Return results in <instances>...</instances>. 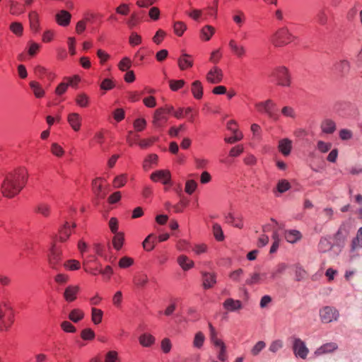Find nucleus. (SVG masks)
<instances>
[{
    "mask_svg": "<svg viewBox=\"0 0 362 362\" xmlns=\"http://www.w3.org/2000/svg\"><path fill=\"white\" fill-rule=\"evenodd\" d=\"M28 173L23 168L18 169L6 174L1 185V192L4 197L13 198L25 187Z\"/></svg>",
    "mask_w": 362,
    "mask_h": 362,
    "instance_id": "1",
    "label": "nucleus"
},
{
    "mask_svg": "<svg viewBox=\"0 0 362 362\" xmlns=\"http://www.w3.org/2000/svg\"><path fill=\"white\" fill-rule=\"evenodd\" d=\"M11 310V307L8 301H0V330H7L13 324V319L11 314H7V312Z\"/></svg>",
    "mask_w": 362,
    "mask_h": 362,
    "instance_id": "2",
    "label": "nucleus"
},
{
    "mask_svg": "<svg viewBox=\"0 0 362 362\" xmlns=\"http://www.w3.org/2000/svg\"><path fill=\"white\" fill-rule=\"evenodd\" d=\"M271 76L274 78L279 86L288 87L291 85V76L288 69L285 66H279L274 69Z\"/></svg>",
    "mask_w": 362,
    "mask_h": 362,
    "instance_id": "3",
    "label": "nucleus"
},
{
    "mask_svg": "<svg viewBox=\"0 0 362 362\" xmlns=\"http://www.w3.org/2000/svg\"><path fill=\"white\" fill-rule=\"evenodd\" d=\"M255 107L258 111L266 113L269 118L275 121L279 119V115L275 110L276 104L272 100L257 103Z\"/></svg>",
    "mask_w": 362,
    "mask_h": 362,
    "instance_id": "4",
    "label": "nucleus"
},
{
    "mask_svg": "<svg viewBox=\"0 0 362 362\" xmlns=\"http://www.w3.org/2000/svg\"><path fill=\"white\" fill-rule=\"evenodd\" d=\"M339 317V311L334 307L325 306L320 310V317L323 323L337 321Z\"/></svg>",
    "mask_w": 362,
    "mask_h": 362,
    "instance_id": "5",
    "label": "nucleus"
},
{
    "mask_svg": "<svg viewBox=\"0 0 362 362\" xmlns=\"http://www.w3.org/2000/svg\"><path fill=\"white\" fill-rule=\"evenodd\" d=\"M293 38L286 28H282L275 33L273 41L276 46H281L289 43Z\"/></svg>",
    "mask_w": 362,
    "mask_h": 362,
    "instance_id": "6",
    "label": "nucleus"
},
{
    "mask_svg": "<svg viewBox=\"0 0 362 362\" xmlns=\"http://www.w3.org/2000/svg\"><path fill=\"white\" fill-rule=\"evenodd\" d=\"M293 351L296 357L305 359L309 353V349L305 343L300 338H294L293 341Z\"/></svg>",
    "mask_w": 362,
    "mask_h": 362,
    "instance_id": "7",
    "label": "nucleus"
},
{
    "mask_svg": "<svg viewBox=\"0 0 362 362\" xmlns=\"http://www.w3.org/2000/svg\"><path fill=\"white\" fill-rule=\"evenodd\" d=\"M47 260L49 267L55 270H57L59 267L62 264L61 251L56 247L54 244L49 251Z\"/></svg>",
    "mask_w": 362,
    "mask_h": 362,
    "instance_id": "8",
    "label": "nucleus"
},
{
    "mask_svg": "<svg viewBox=\"0 0 362 362\" xmlns=\"http://www.w3.org/2000/svg\"><path fill=\"white\" fill-rule=\"evenodd\" d=\"M151 179L154 182H160L163 185L171 184V175L169 170H156L151 175Z\"/></svg>",
    "mask_w": 362,
    "mask_h": 362,
    "instance_id": "9",
    "label": "nucleus"
},
{
    "mask_svg": "<svg viewBox=\"0 0 362 362\" xmlns=\"http://www.w3.org/2000/svg\"><path fill=\"white\" fill-rule=\"evenodd\" d=\"M223 79V71L218 66L211 68L206 74V80L212 84L221 83Z\"/></svg>",
    "mask_w": 362,
    "mask_h": 362,
    "instance_id": "10",
    "label": "nucleus"
},
{
    "mask_svg": "<svg viewBox=\"0 0 362 362\" xmlns=\"http://www.w3.org/2000/svg\"><path fill=\"white\" fill-rule=\"evenodd\" d=\"M165 110L163 108H158L155 111L153 119V124L156 127H163L168 121V117L165 115Z\"/></svg>",
    "mask_w": 362,
    "mask_h": 362,
    "instance_id": "11",
    "label": "nucleus"
},
{
    "mask_svg": "<svg viewBox=\"0 0 362 362\" xmlns=\"http://www.w3.org/2000/svg\"><path fill=\"white\" fill-rule=\"evenodd\" d=\"M80 291V288L77 285H69L68 286L63 293V296L66 301L73 302L77 298V294Z\"/></svg>",
    "mask_w": 362,
    "mask_h": 362,
    "instance_id": "12",
    "label": "nucleus"
},
{
    "mask_svg": "<svg viewBox=\"0 0 362 362\" xmlns=\"http://www.w3.org/2000/svg\"><path fill=\"white\" fill-rule=\"evenodd\" d=\"M228 46L233 54L238 58H243L246 54V48L234 40H230Z\"/></svg>",
    "mask_w": 362,
    "mask_h": 362,
    "instance_id": "13",
    "label": "nucleus"
},
{
    "mask_svg": "<svg viewBox=\"0 0 362 362\" xmlns=\"http://www.w3.org/2000/svg\"><path fill=\"white\" fill-rule=\"evenodd\" d=\"M267 274L259 273L257 272H252L249 274V276L245 280V284L248 286H254L256 284H262L266 278Z\"/></svg>",
    "mask_w": 362,
    "mask_h": 362,
    "instance_id": "14",
    "label": "nucleus"
},
{
    "mask_svg": "<svg viewBox=\"0 0 362 362\" xmlns=\"http://www.w3.org/2000/svg\"><path fill=\"white\" fill-rule=\"evenodd\" d=\"M337 349H338V346L336 343H334V342L326 343V344L322 345L321 346H320L319 348H317L315 351L314 354L316 356H319L322 354L332 353L334 351H336Z\"/></svg>",
    "mask_w": 362,
    "mask_h": 362,
    "instance_id": "15",
    "label": "nucleus"
},
{
    "mask_svg": "<svg viewBox=\"0 0 362 362\" xmlns=\"http://www.w3.org/2000/svg\"><path fill=\"white\" fill-rule=\"evenodd\" d=\"M320 129L323 133L332 134L335 132L337 129L336 123L332 119L325 118L322 121L320 124Z\"/></svg>",
    "mask_w": 362,
    "mask_h": 362,
    "instance_id": "16",
    "label": "nucleus"
},
{
    "mask_svg": "<svg viewBox=\"0 0 362 362\" xmlns=\"http://www.w3.org/2000/svg\"><path fill=\"white\" fill-rule=\"evenodd\" d=\"M81 117L79 114L73 112L68 115L67 121L74 131H79L81 126Z\"/></svg>",
    "mask_w": 362,
    "mask_h": 362,
    "instance_id": "17",
    "label": "nucleus"
},
{
    "mask_svg": "<svg viewBox=\"0 0 362 362\" xmlns=\"http://www.w3.org/2000/svg\"><path fill=\"white\" fill-rule=\"evenodd\" d=\"M223 308L229 312H235L242 309V303L239 300L227 298L223 303Z\"/></svg>",
    "mask_w": 362,
    "mask_h": 362,
    "instance_id": "18",
    "label": "nucleus"
},
{
    "mask_svg": "<svg viewBox=\"0 0 362 362\" xmlns=\"http://www.w3.org/2000/svg\"><path fill=\"white\" fill-rule=\"evenodd\" d=\"M303 235L298 230H287L284 233V238L287 242L294 244L301 240Z\"/></svg>",
    "mask_w": 362,
    "mask_h": 362,
    "instance_id": "19",
    "label": "nucleus"
},
{
    "mask_svg": "<svg viewBox=\"0 0 362 362\" xmlns=\"http://www.w3.org/2000/svg\"><path fill=\"white\" fill-rule=\"evenodd\" d=\"M203 286L205 289L213 287L216 283V277L214 273L202 272Z\"/></svg>",
    "mask_w": 362,
    "mask_h": 362,
    "instance_id": "20",
    "label": "nucleus"
},
{
    "mask_svg": "<svg viewBox=\"0 0 362 362\" xmlns=\"http://www.w3.org/2000/svg\"><path fill=\"white\" fill-rule=\"evenodd\" d=\"M71 15L65 10L60 11L56 15V21L59 25L62 26H67L69 25Z\"/></svg>",
    "mask_w": 362,
    "mask_h": 362,
    "instance_id": "21",
    "label": "nucleus"
},
{
    "mask_svg": "<svg viewBox=\"0 0 362 362\" xmlns=\"http://www.w3.org/2000/svg\"><path fill=\"white\" fill-rule=\"evenodd\" d=\"M178 66L181 70H185L193 66L192 56L188 54H182L178 59Z\"/></svg>",
    "mask_w": 362,
    "mask_h": 362,
    "instance_id": "22",
    "label": "nucleus"
},
{
    "mask_svg": "<svg viewBox=\"0 0 362 362\" xmlns=\"http://www.w3.org/2000/svg\"><path fill=\"white\" fill-rule=\"evenodd\" d=\"M279 150L284 156H288L292 148V141L288 139H283L279 142Z\"/></svg>",
    "mask_w": 362,
    "mask_h": 362,
    "instance_id": "23",
    "label": "nucleus"
},
{
    "mask_svg": "<svg viewBox=\"0 0 362 362\" xmlns=\"http://www.w3.org/2000/svg\"><path fill=\"white\" fill-rule=\"evenodd\" d=\"M30 25L31 29L37 32L40 29L39 16L36 11H31L28 14Z\"/></svg>",
    "mask_w": 362,
    "mask_h": 362,
    "instance_id": "24",
    "label": "nucleus"
},
{
    "mask_svg": "<svg viewBox=\"0 0 362 362\" xmlns=\"http://www.w3.org/2000/svg\"><path fill=\"white\" fill-rule=\"evenodd\" d=\"M177 263L185 271H187L194 267V262L186 255L179 256L177 257Z\"/></svg>",
    "mask_w": 362,
    "mask_h": 362,
    "instance_id": "25",
    "label": "nucleus"
},
{
    "mask_svg": "<svg viewBox=\"0 0 362 362\" xmlns=\"http://www.w3.org/2000/svg\"><path fill=\"white\" fill-rule=\"evenodd\" d=\"M139 341L142 346L150 347L155 343L156 339L153 335L144 333L139 337Z\"/></svg>",
    "mask_w": 362,
    "mask_h": 362,
    "instance_id": "26",
    "label": "nucleus"
},
{
    "mask_svg": "<svg viewBox=\"0 0 362 362\" xmlns=\"http://www.w3.org/2000/svg\"><path fill=\"white\" fill-rule=\"evenodd\" d=\"M335 71L341 75L347 74L350 69L349 62L347 60L343 59L337 62L334 65Z\"/></svg>",
    "mask_w": 362,
    "mask_h": 362,
    "instance_id": "27",
    "label": "nucleus"
},
{
    "mask_svg": "<svg viewBox=\"0 0 362 362\" xmlns=\"http://www.w3.org/2000/svg\"><path fill=\"white\" fill-rule=\"evenodd\" d=\"M133 281L138 288H144L148 282V278L146 274L140 273L134 276Z\"/></svg>",
    "mask_w": 362,
    "mask_h": 362,
    "instance_id": "28",
    "label": "nucleus"
},
{
    "mask_svg": "<svg viewBox=\"0 0 362 362\" xmlns=\"http://www.w3.org/2000/svg\"><path fill=\"white\" fill-rule=\"evenodd\" d=\"M192 93L196 99H201L203 95V86L199 81H195L192 84Z\"/></svg>",
    "mask_w": 362,
    "mask_h": 362,
    "instance_id": "29",
    "label": "nucleus"
},
{
    "mask_svg": "<svg viewBox=\"0 0 362 362\" xmlns=\"http://www.w3.org/2000/svg\"><path fill=\"white\" fill-rule=\"evenodd\" d=\"M320 252L325 253L332 248V244L327 238H321L317 246Z\"/></svg>",
    "mask_w": 362,
    "mask_h": 362,
    "instance_id": "30",
    "label": "nucleus"
},
{
    "mask_svg": "<svg viewBox=\"0 0 362 362\" xmlns=\"http://www.w3.org/2000/svg\"><path fill=\"white\" fill-rule=\"evenodd\" d=\"M71 235V229L69 223L66 222L59 230V239L61 242L66 241Z\"/></svg>",
    "mask_w": 362,
    "mask_h": 362,
    "instance_id": "31",
    "label": "nucleus"
},
{
    "mask_svg": "<svg viewBox=\"0 0 362 362\" xmlns=\"http://www.w3.org/2000/svg\"><path fill=\"white\" fill-rule=\"evenodd\" d=\"M75 100L79 107H86L89 105L90 98L85 93H81L76 95Z\"/></svg>",
    "mask_w": 362,
    "mask_h": 362,
    "instance_id": "32",
    "label": "nucleus"
},
{
    "mask_svg": "<svg viewBox=\"0 0 362 362\" xmlns=\"http://www.w3.org/2000/svg\"><path fill=\"white\" fill-rule=\"evenodd\" d=\"M214 33L215 29L214 27L211 25H205L201 30V37L203 40L208 41L211 39Z\"/></svg>",
    "mask_w": 362,
    "mask_h": 362,
    "instance_id": "33",
    "label": "nucleus"
},
{
    "mask_svg": "<svg viewBox=\"0 0 362 362\" xmlns=\"http://www.w3.org/2000/svg\"><path fill=\"white\" fill-rule=\"evenodd\" d=\"M30 86L36 98H40L45 95V90L42 89L39 83L36 81H30Z\"/></svg>",
    "mask_w": 362,
    "mask_h": 362,
    "instance_id": "34",
    "label": "nucleus"
},
{
    "mask_svg": "<svg viewBox=\"0 0 362 362\" xmlns=\"http://www.w3.org/2000/svg\"><path fill=\"white\" fill-rule=\"evenodd\" d=\"M84 317V313L80 309L72 310L69 315V318L73 322H78Z\"/></svg>",
    "mask_w": 362,
    "mask_h": 362,
    "instance_id": "35",
    "label": "nucleus"
},
{
    "mask_svg": "<svg viewBox=\"0 0 362 362\" xmlns=\"http://www.w3.org/2000/svg\"><path fill=\"white\" fill-rule=\"evenodd\" d=\"M124 241V238L122 233H115L112 239V245L114 248L117 250H119L123 245Z\"/></svg>",
    "mask_w": 362,
    "mask_h": 362,
    "instance_id": "36",
    "label": "nucleus"
},
{
    "mask_svg": "<svg viewBox=\"0 0 362 362\" xmlns=\"http://www.w3.org/2000/svg\"><path fill=\"white\" fill-rule=\"evenodd\" d=\"M156 238V237L153 234H150L144 240L143 247L146 251H151L154 248V241Z\"/></svg>",
    "mask_w": 362,
    "mask_h": 362,
    "instance_id": "37",
    "label": "nucleus"
},
{
    "mask_svg": "<svg viewBox=\"0 0 362 362\" xmlns=\"http://www.w3.org/2000/svg\"><path fill=\"white\" fill-rule=\"evenodd\" d=\"M50 206L45 203H40L37 205L35 211L42 214L45 217L49 216L50 214Z\"/></svg>",
    "mask_w": 362,
    "mask_h": 362,
    "instance_id": "38",
    "label": "nucleus"
},
{
    "mask_svg": "<svg viewBox=\"0 0 362 362\" xmlns=\"http://www.w3.org/2000/svg\"><path fill=\"white\" fill-rule=\"evenodd\" d=\"M351 248L353 250L362 248V227L358 230L356 237L352 240Z\"/></svg>",
    "mask_w": 362,
    "mask_h": 362,
    "instance_id": "39",
    "label": "nucleus"
},
{
    "mask_svg": "<svg viewBox=\"0 0 362 362\" xmlns=\"http://www.w3.org/2000/svg\"><path fill=\"white\" fill-rule=\"evenodd\" d=\"M287 266L285 263L278 264L271 272V278L275 279L284 272L286 269Z\"/></svg>",
    "mask_w": 362,
    "mask_h": 362,
    "instance_id": "40",
    "label": "nucleus"
},
{
    "mask_svg": "<svg viewBox=\"0 0 362 362\" xmlns=\"http://www.w3.org/2000/svg\"><path fill=\"white\" fill-rule=\"evenodd\" d=\"M103 313L101 310L93 308L91 310L92 321L95 325H98L101 322Z\"/></svg>",
    "mask_w": 362,
    "mask_h": 362,
    "instance_id": "41",
    "label": "nucleus"
},
{
    "mask_svg": "<svg viewBox=\"0 0 362 362\" xmlns=\"http://www.w3.org/2000/svg\"><path fill=\"white\" fill-rule=\"evenodd\" d=\"M204 334L202 332H197L193 340L194 347L201 349L204 344Z\"/></svg>",
    "mask_w": 362,
    "mask_h": 362,
    "instance_id": "42",
    "label": "nucleus"
},
{
    "mask_svg": "<svg viewBox=\"0 0 362 362\" xmlns=\"http://www.w3.org/2000/svg\"><path fill=\"white\" fill-rule=\"evenodd\" d=\"M334 216V211L332 208H325L320 214V217L325 221H329L332 219Z\"/></svg>",
    "mask_w": 362,
    "mask_h": 362,
    "instance_id": "43",
    "label": "nucleus"
},
{
    "mask_svg": "<svg viewBox=\"0 0 362 362\" xmlns=\"http://www.w3.org/2000/svg\"><path fill=\"white\" fill-rule=\"evenodd\" d=\"M8 3L10 6V12L12 15L18 16L24 12L23 10L20 9L18 2L13 0H10Z\"/></svg>",
    "mask_w": 362,
    "mask_h": 362,
    "instance_id": "44",
    "label": "nucleus"
},
{
    "mask_svg": "<svg viewBox=\"0 0 362 362\" xmlns=\"http://www.w3.org/2000/svg\"><path fill=\"white\" fill-rule=\"evenodd\" d=\"M173 29L177 36H182L187 29V25L182 21H177L173 25Z\"/></svg>",
    "mask_w": 362,
    "mask_h": 362,
    "instance_id": "45",
    "label": "nucleus"
},
{
    "mask_svg": "<svg viewBox=\"0 0 362 362\" xmlns=\"http://www.w3.org/2000/svg\"><path fill=\"white\" fill-rule=\"evenodd\" d=\"M213 234L218 241H222L224 239L223 233L221 226L218 223L213 225Z\"/></svg>",
    "mask_w": 362,
    "mask_h": 362,
    "instance_id": "46",
    "label": "nucleus"
},
{
    "mask_svg": "<svg viewBox=\"0 0 362 362\" xmlns=\"http://www.w3.org/2000/svg\"><path fill=\"white\" fill-rule=\"evenodd\" d=\"M133 264L134 259L127 256L122 257L118 262L119 267L122 269L128 268L131 267Z\"/></svg>",
    "mask_w": 362,
    "mask_h": 362,
    "instance_id": "47",
    "label": "nucleus"
},
{
    "mask_svg": "<svg viewBox=\"0 0 362 362\" xmlns=\"http://www.w3.org/2000/svg\"><path fill=\"white\" fill-rule=\"evenodd\" d=\"M132 66V61L128 57H124L119 63L118 67L122 71H127Z\"/></svg>",
    "mask_w": 362,
    "mask_h": 362,
    "instance_id": "48",
    "label": "nucleus"
},
{
    "mask_svg": "<svg viewBox=\"0 0 362 362\" xmlns=\"http://www.w3.org/2000/svg\"><path fill=\"white\" fill-rule=\"evenodd\" d=\"M266 346V344L263 341H259L251 349V354L253 356H257L262 349Z\"/></svg>",
    "mask_w": 362,
    "mask_h": 362,
    "instance_id": "49",
    "label": "nucleus"
},
{
    "mask_svg": "<svg viewBox=\"0 0 362 362\" xmlns=\"http://www.w3.org/2000/svg\"><path fill=\"white\" fill-rule=\"evenodd\" d=\"M328 16L325 10H320L316 15V21L320 25H325L327 22Z\"/></svg>",
    "mask_w": 362,
    "mask_h": 362,
    "instance_id": "50",
    "label": "nucleus"
},
{
    "mask_svg": "<svg viewBox=\"0 0 362 362\" xmlns=\"http://www.w3.org/2000/svg\"><path fill=\"white\" fill-rule=\"evenodd\" d=\"M126 182H127L126 175H120L114 179L113 186L115 188H120L125 185Z\"/></svg>",
    "mask_w": 362,
    "mask_h": 362,
    "instance_id": "51",
    "label": "nucleus"
},
{
    "mask_svg": "<svg viewBox=\"0 0 362 362\" xmlns=\"http://www.w3.org/2000/svg\"><path fill=\"white\" fill-rule=\"evenodd\" d=\"M10 30L16 35H21L23 34V25L18 22L12 23L10 25Z\"/></svg>",
    "mask_w": 362,
    "mask_h": 362,
    "instance_id": "52",
    "label": "nucleus"
},
{
    "mask_svg": "<svg viewBox=\"0 0 362 362\" xmlns=\"http://www.w3.org/2000/svg\"><path fill=\"white\" fill-rule=\"evenodd\" d=\"M185 82L184 80H170L169 86L172 90L177 91L185 85Z\"/></svg>",
    "mask_w": 362,
    "mask_h": 362,
    "instance_id": "53",
    "label": "nucleus"
},
{
    "mask_svg": "<svg viewBox=\"0 0 362 362\" xmlns=\"http://www.w3.org/2000/svg\"><path fill=\"white\" fill-rule=\"evenodd\" d=\"M133 125L136 131L141 132L146 128V121L144 118H139L134 120Z\"/></svg>",
    "mask_w": 362,
    "mask_h": 362,
    "instance_id": "54",
    "label": "nucleus"
},
{
    "mask_svg": "<svg viewBox=\"0 0 362 362\" xmlns=\"http://www.w3.org/2000/svg\"><path fill=\"white\" fill-rule=\"evenodd\" d=\"M197 187V182L193 180H190L186 182L185 190L187 194H191L195 191Z\"/></svg>",
    "mask_w": 362,
    "mask_h": 362,
    "instance_id": "55",
    "label": "nucleus"
},
{
    "mask_svg": "<svg viewBox=\"0 0 362 362\" xmlns=\"http://www.w3.org/2000/svg\"><path fill=\"white\" fill-rule=\"evenodd\" d=\"M291 187L290 183L286 180H280L277 184V190L280 193H284Z\"/></svg>",
    "mask_w": 362,
    "mask_h": 362,
    "instance_id": "56",
    "label": "nucleus"
},
{
    "mask_svg": "<svg viewBox=\"0 0 362 362\" xmlns=\"http://www.w3.org/2000/svg\"><path fill=\"white\" fill-rule=\"evenodd\" d=\"M283 347V341L280 339L273 341L269 348V350L272 353H276Z\"/></svg>",
    "mask_w": 362,
    "mask_h": 362,
    "instance_id": "57",
    "label": "nucleus"
},
{
    "mask_svg": "<svg viewBox=\"0 0 362 362\" xmlns=\"http://www.w3.org/2000/svg\"><path fill=\"white\" fill-rule=\"evenodd\" d=\"M100 87L102 90H110L115 87V83L112 80L109 78H105L102 81V83L100 85Z\"/></svg>",
    "mask_w": 362,
    "mask_h": 362,
    "instance_id": "58",
    "label": "nucleus"
},
{
    "mask_svg": "<svg viewBox=\"0 0 362 362\" xmlns=\"http://www.w3.org/2000/svg\"><path fill=\"white\" fill-rule=\"evenodd\" d=\"M51 151L52 153L57 156V157H61L63 156L64 151L63 150V148H62V146H60L57 143H54L52 144V146H51Z\"/></svg>",
    "mask_w": 362,
    "mask_h": 362,
    "instance_id": "59",
    "label": "nucleus"
},
{
    "mask_svg": "<svg viewBox=\"0 0 362 362\" xmlns=\"http://www.w3.org/2000/svg\"><path fill=\"white\" fill-rule=\"evenodd\" d=\"M62 329L66 332L74 333L76 327L69 321H64L61 324Z\"/></svg>",
    "mask_w": 362,
    "mask_h": 362,
    "instance_id": "60",
    "label": "nucleus"
},
{
    "mask_svg": "<svg viewBox=\"0 0 362 362\" xmlns=\"http://www.w3.org/2000/svg\"><path fill=\"white\" fill-rule=\"evenodd\" d=\"M81 338L84 340H91V339H94L95 333L91 329L87 328V329H84L81 332Z\"/></svg>",
    "mask_w": 362,
    "mask_h": 362,
    "instance_id": "61",
    "label": "nucleus"
},
{
    "mask_svg": "<svg viewBox=\"0 0 362 362\" xmlns=\"http://www.w3.org/2000/svg\"><path fill=\"white\" fill-rule=\"evenodd\" d=\"M161 349L163 353L168 354L172 348V344L170 340L168 338H165L161 341Z\"/></svg>",
    "mask_w": 362,
    "mask_h": 362,
    "instance_id": "62",
    "label": "nucleus"
},
{
    "mask_svg": "<svg viewBox=\"0 0 362 362\" xmlns=\"http://www.w3.org/2000/svg\"><path fill=\"white\" fill-rule=\"evenodd\" d=\"M118 359L117 352L115 351H110L105 356V362H117Z\"/></svg>",
    "mask_w": 362,
    "mask_h": 362,
    "instance_id": "63",
    "label": "nucleus"
},
{
    "mask_svg": "<svg viewBox=\"0 0 362 362\" xmlns=\"http://www.w3.org/2000/svg\"><path fill=\"white\" fill-rule=\"evenodd\" d=\"M166 33L163 30H158L156 35L153 37V41L156 45H160L161 42L163 41L164 37L165 36Z\"/></svg>",
    "mask_w": 362,
    "mask_h": 362,
    "instance_id": "64",
    "label": "nucleus"
}]
</instances>
